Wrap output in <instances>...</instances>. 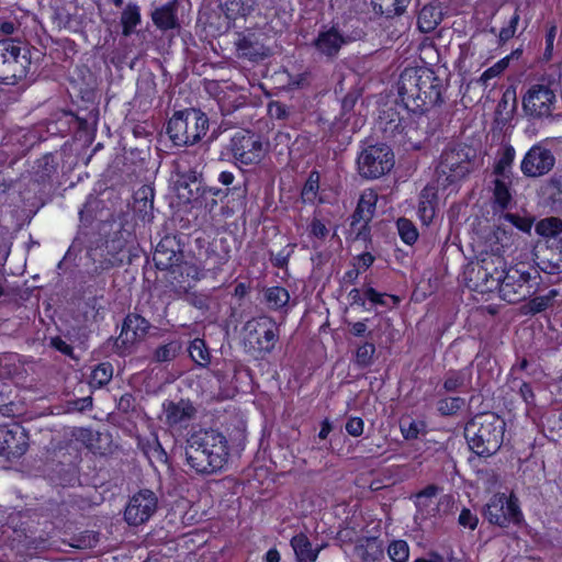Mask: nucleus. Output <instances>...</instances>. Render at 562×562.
Returning a JSON list of instances; mask_svg holds the SVG:
<instances>
[{"label": "nucleus", "instance_id": "f257e3e1", "mask_svg": "<svg viewBox=\"0 0 562 562\" xmlns=\"http://www.w3.org/2000/svg\"><path fill=\"white\" fill-rule=\"evenodd\" d=\"M183 449L187 467L202 476L220 473L229 457L226 437L214 429L192 432L187 438Z\"/></svg>", "mask_w": 562, "mask_h": 562}, {"label": "nucleus", "instance_id": "f03ea898", "mask_svg": "<svg viewBox=\"0 0 562 562\" xmlns=\"http://www.w3.org/2000/svg\"><path fill=\"white\" fill-rule=\"evenodd\" d=\"M397 87L405 109L413 113H424L443 101V81L427 67L405 68L400 75Z\"/></svg>", "mask_w": 562, "mask_h": 562}, {"label": "nucleus", "instance_id": "7ed1b4c3", "mask_svg": "<svg viewBox=\"0 0 562 562\" xmlns=\"http://www.w3.org/2000/svg\"><path fill=\"white\" fill-rule=\"evenodd\" d=\"M477 149L463 143L449 144L436 166V184L443 190L457 186L480 168Z\"/></svg>", "mask_w": 562, "mask_h": 562}, {"label": "nucleus", "instance_id": "20e7f679", "mask_svg": "<svg viewBox=\"0 0 562 562\" xmlns=\"http://www.w3.org/2000/svg\"><path fill=\"white\" fill-rule=\"evenodd\" d=\"M505 427V420L501 416L486 412L475 415L465 424L464 437L474 453L490 457L499 450Z\"/></svg>", "mask_w": 562, "mask_h": 562}, {"label": "nucleus", "instance_id": "39448f33", "mask_svg": "<svg viewBox=\"0 0 562 562\" xmlns=\"http://www.w3.org/2000/svg\"><path fill=\"white\" fill-rule=\"evenodd\" d=\"M209 130V117L199 109L176 111L166 127L176 146H192L200 142Z\"/></svg>", "mask_w": 562, "mask_h": 562}, {"label": "nucleus", "instance_id": "423d86ee", "mask_svg": "<svg viewBox=\"0 0 562 562\" xmlns=\"http://www.w3.org/2000/svg\"><path fill=\"white\" fill-rule=\"evenodd\" d=\"M32 53L27 44L16 40L0 41V83L14 86L25 78Z\"/></svg>", "mask_w": 562, "mask_h": 562}, {"label": "nucleus", "instance_id": "0eeeda50", "mask_svg": "<svg viewBox=\"0 0 562 562\" xmlns=\"http://www.w3.org/2000/svg\"><path fill=\"white\" fill-rule=\"evenodd\" d=\"M504 277L498 289L502 300L516 304L530 297L538 290L540 274L524 269V266L505 268Z\"/></svg>", "mask_w": 562, "mask_h": 562}, {"label": "nucleus", "instance_id": "6e6552de", "mask_svg": "<svg viewBox=\"0 0 562 562\" xmlns=\"http://www.w3.org/2000/svg\"><path fill=\"white\" fill-rule=\"evenodd\" d=\"M506 261L494 254H485L467 271L469 286L479 293H488L498 290Z\"/></svg>", "mask_w": 562, "mask_h": 562}, {"label": "nucleus", "instance_id": "1a4fd4ad", "mask_svg": "<svg viewBox=\"0 0 562 562\" xmlns=\"http://www.w3.org/2000/svg\"><path fill=\"white\" fill-rule=\"evenodd\" d=\"M521 103L527 116L533 120L550 117L557 103L551 80L542 78L540 82L531 85L522 95Z\"/></svg>", "mask_w": 562, "mask_h": 562}, {"label": "nucleus", "instance_id": "9d476101", "mask_svg": "<svg viewBox=\"0 0 562 562\" xmlns=\"http://www.w3.org/2000/svg\"><path fill=\"white\" fill-rule=\"evenodd\" d=\"M359 175L366 179H378L394 166V154L386 144L369 145L357 159Z\"/></svg>", "mask_w": 562, "mask_h": 562}, {"label": "nucleus", "instance_id": "9b49d317", "mask_svg": "<svg viewBox=\"0 0 562 562\" xmlns=\"http://www.w3.org/2000/svg\"><path fill=\"white\" fill-rule=\"evenodd\" d=\"M483 516L490 524L502 528L508 527L510 522L518 525L522 520L518 499L507 498L505 494L493 495L483 508Z\"/></svg>", "mask_w": 562, "mask_h": 562}, {"label": "nucleus", "instance_id": "f8f14e48", "mask_svg": "<svg viewBox=\"0 0 562 562\" xmlns=\"http://www.w3.org/2000/svg\"><path fill=\"white\" fill-rule=\"evenodd\" d=\"M364 35L366 33L361 27L345 31L333 25L327 30L321 31L314 40L313 45L319 54L329 59H334L342 45L360 41Z\"/></svg>", "mask_w": 562, "mask_h": 562}, {"label": "nucleus", "instance_id": "ddd939ff", "mask_svg": "<svg viewBox=\"0 0 562 562\" xmlns=\"http://www.w3.org/2000/svg\"><path fill=\"white\" fill-rule=\"evenodd\" d=\"M178 179L176 181V190L178 196L186 202H193L202 199L206 192H212L214 195L218 190L207 188L204 184L202 172L194 168H182L178 166Z\"/></svg>", "mask_w": 562, "mask_h": 562}, {"label": "nucleus", "instance_id": "4468645a", "mask_svg": "<svg viewBox=\"0 0 562 562\" xmlns=\"http://www.w3.org/2000/svg\"><path fill=\"white\" fill-rule=\"evenodd\" d=\"M150 328V323L143 316L135 313L127 314L120 336L113 340V350L117 355H125L136 341L146 337Z\"/></svg>", "mask_w": 562, "mask_h": 562}, {"label": "nucleus", "instance_id": "2eb2a0df", "mask_svg": "<svg viewBox=\"0 0 562 562\" xmlns=\"http://www.w3.org/2000/svg\"><path fill=\"white\" fill-rule=\"evenodd\" d=\"M231 151L240 164L252 165L262 159L265 150L258 135L250 131H240L231 139Z\"/></svg>", "mask_w": 562, "mask_h": 562}, {"label": "nucleus", "instance_id": "dca6fc26", "mask_svg": "<svg viewBox=\"0 0 562 562\" xmlns=\"http://www.w3.org/2000/svg\"><path fill=\"white\" fill-rule=\"evenodd\" d=\"M158 498L150 490H140L133 495L124 512V519L130 526H139L146 522L157 510Z\"/></svg>", "mask_w": 562, "mask_h": 562}, {"label": "nucleus", "instance_id": "f3484780", "mask_svg": "<svg viewBox=\"0 0 562 562\" xmlns=\"http://www.w3.org/2000/svg\"><path fill=\"white\" fill-rule=\"evenodd\" d=\"M249 338L255 337V348L263 353H270L279 340V327L268 316H259L246 323Z\"/></svg>", "mask_w": 562, "mask_h": 562}, {"label": "nucleus", "instance_id": "a211bd4d", "mask_svg": "<svg viewBox=\"0 0 562 562\" xmlns=\"http://www.w3.org/2000/svg\"><path fill=\"white\" fill-rule=\"evenodd\" d=\"M58 159L57 156L49 153L44 155L37 161V187L38 191L43 193L41 206H43L54 194L59 186L58 181ZM40 205H37V210Z\"/></svg>", "mask_w": 562, "mask_h": 562}, {"label": "nucleus", "instance_id": "6ab92c4d", "mask_svg": "<svg viewBox=\"0 0 562 562\" xmlns=\"http://www.w3.org/2000/svg\"><path fill=\"white\" fill-rule=\"evenodd\" d=\"M554 164L555 158L550 149L535 145L521 160L520 170L528 178H538L549 173Z\"/></svg>", "mask_w": 562, "mask_h": 562}, {"label": "nucleus", "instance_id": "aec40b11", "mask_svg": "<svg viewBox=\"0 0 562 562\" xmlns=\"http://www.w3.org/2000/svg\"><path fill=\"white\" fill-rule=\"evenodd\" d=\"M153 260L159 270H171L175 272L177 268H181L184 254L177 237L171 235L165 236L156 246Z\"/></svg>", "mask_w": 562, "mask_h": 562}, {"label": "nucleus", "instance_id": "412c9836", "mask_svg": "<svg viewBox=\"0 0 562 562\" xmlns=\"http://www.w3.org/2000/svg\"><path fill=\"white\" fill-rule=\"evenodd\" d=\"M379 124L385 137L395 138L397 136L411 139L408 127L412 124L409 117L402 116L396 109L387 108L379 115Z\"/></svg>", "mask_w": 562, "mask_h": 562}, {"label": "nucleus", "instance_id": "4be33fe9", "mask_svg": "<svg viewBox=\"0 0 562 562\" xmlns=\"http://www.w3.org/2000/svg\"><path fill=\"white\" fill-rule=\"evenodd\" d=\"M164 413L166 423L173 427L186 425L195 417L196 408L189 400H180L179 402L168 401L164 403Z\"/></svg>", "mask_w": 562, "mask_h": 562}, {"label": "nucleus", "instance_id": "5701e85b", "mask_svg": "<svg viewBox=\"0 0 562 562\" xmlns=\"http://www.w3.org/2000/svg\"><path fill=\"white\" fill-rule=\"evenodd\" d=\"M154 188L144 184L138 188L134 193L133 211L143 221H151L154 217Z\"/></svg>", "mask_w": 562, "mask_h": 562}, {"label": "nucleus", "instance_id": "b1692460", "mask_svg": "<svg viewBox=\"0 0 562 562\" xmlns=\"http://www.w3.org/2000/svg\"><path fill=\"white\" fill-rule=\"evenodd\" d=\"M177 8L178 3L176 0L157 8L151 13L154 24L162 31L179 27L180 24L177 19Z\"/></svg>", "mask_w": 562, "mask_h": 562}, {"label": "nucleus", "instance_id": "393cba45", "mask_svg": "<svg viewBox=\"0 0 562 562\" xmlns=\"http://www.w3.org/2000/svg\"><path fill=\"white\" fill-rule=\"evenodd\" d=\"M376 204V195L372 192L361 194L357 207L351 216V227H355L358 223L363 222L364 228H368V224L373 217Z\"/></svg>", "mask_w": 562, "mask_h": 562}, {"label": "nucleus", "instance_id": "a878e982", "mask_svg": "<svg viewBox=\"0 0 562 562\" xmlns=\"http://www.w3.org/2000/svg\"><path fill=\"white\" fill-rule=\"evenodd\" d=\"M542 192L551 209L562 214V171L555 172L546 181Z\"/></svg>", "mask_w": 562, "mask_h": 562}, {"label": "nucleus", "instance_id": "bb28decb", "mask_svg": "<svg viewBox=\"0 0 562 562\" xmlns=\"http://www.w3.org/2000/svg\"><path fill=\"white\" fill-rule=\"evenodd\" d=\"M238 56L252 61L265 59L270 52L265 45L250 37H243L236 43Z\"/></svg>", "mask_w": 562, "mask_h": 562}, {"label": "nucleus", "instance_id": "cd10ccee", "mask_svg": "<svg viewBox=\"0 0 562 562\" xmlns=\"http://www.w3.org/2000/svg\"><path fill=\"white\" fill-rule=\"evenodd\" d=\"M437 191L432 186H426L419 194L418 214L425 224H429L435 216Z\"/></svg>", "mask_w": 562, "mask_h": 562}, {"label": "nucleus", "instance_id": "c85d7f7f", "mask_svg": "<svg viewBox=\"0 0 562 562\" xmlns=\"http://www.w3.org/2000/svg\"><path fill=\"white\" fill-rule=\"evenodd\" d=\"M411 0H371L373 12L386 19L402 15Z\"/></svg>", "mask_w": 562, "mask_h": 562}, {"label": "nucleus", "instance_id": "c756f323", "mask_svg": "<svg viewBox=\"0 0 562 562\" xmlns=\"http://www.w3.org/2000/svg\"><path fill=\"white\" fill-rule=\"evenodd\" d=\"M442 20V11L434 4H426L419 11L417 16V26L420 32L429 33L434 31Z\"/></svg>", "mask_w": 562, "mask_h": 562}, {"label": "nucleus", "instance_id": "7c9ffc66", "mask_svg": "<svg viewBox=\"0 0 562 562\" xmlns=\"http://www.w3.org/2000/svg\"><path fill=\"white\" fill-rule=\"evenodd\" d=\"M297 562H314L317 558L318 548H313L310 539L304 533H299L291 539Z\"/></svg>", "mask_w": 562, "mask_h": 562}, {"label": "nucleus", "instance_id": "2f4dec72", "mask_svg": "<svg viewBox=\"0 0 562 562\" xmlns=\"http://www.w3.org/2000/svg\"><path fill=\"white\" fill-rule=\"evenodd\" d=\"M471 385V369L449 370L443 381L446 392H457Z\"/></svg>", "mask_w": 562, "mask_h": 562}, {"label": "nucleus", "instance_id": "473e14b6", "mask_svg": "<svg viewBox=\"0 0 562 562\" xmlns=\"http://www.w3.org/2000/svg\"><path fill=\"white\" fill-rule=\"evenodd\" d=\"M515 154V148L512 145L504 146L498 153L493 173L503 179H510Z\"/></svg>", "mask_w": 562, "mask_h": 562}, {"label": "nucleus", "instance_id": "72a5a7b5", "mask_svg": "<svg viewBox=\"0 0 562 562\" xmlns=\"http://www.w3.org/2000/svg\"><path fill=\"white\" fill-rule=\"evenodd\" d=\"M139 23L140 12L138 5L128 3L121 14L122 34L130 36Z\"/></svg>", "mask_w": 562, "mask_h": 562}, {"label": "nucleus", "instance_id": "f704fd0d", "mask_svg": "<svg viewBox=\"0 0 562 562\" xmlns=\"http://www.w3.org/2000/svg\"><path fill=\"white\" fill-rule=\"evenodd\" d=\"M182 344L180 340H171L158 346L153 353V361L157 363L170 362L181 352Z\"/></svg>", "mask_w": 562, "mask_h": 562}, {"label": "nucleus", "instance_id": "c9c22d12", "mask_svg": "<svg viewBox=\"0 0 562 562\" xmlns=\"http://www.w3.org/2000/svg\"><path fill=\"white\" fill-rule=\"evenodd\" d=\"M191 359L201 367H206L211 361L209 348L203 339L195 338L188 348Z\"/></svg>", "mask_w": 562, "mask_h": 562}, {"label": "nucleus", "instance_id": "e433bc0d", "mask_svg": "<svg viewBox=\"0 0 562 562\" xmlns=\"http://www.w3.org/2000/svg\"><path fill=\"white\" fill-rule=\"evenodd\" d=\"M536 232L541 236L550 237V239L558 238L562 235V220L558 217L541 220L536 225Z\"/></svg>", "mask_w": 562, "mask_h": 562}, {"label": "nucleus", "instance_id": "4c0bfd02", "mask_svg": "<svg viewBox=\"0 0 562 562\" xmlns=\"http://www.w3.org/2000/svg\"><path fill=\"white\" fill-rule=\"evenodd\" d=\"M222 8L229 20H235L237 16H246L252 11V7L243 0H226Z\"/></svg>", "mask_w": 562, "mask_h": 562}, {"label": "nucleus", "instance_id": "58836bf2", "mask_svg": "<svg viewBox=\"0 0 562 562\" xmlns=\"http://www.w3.org/2000/svg\"><path fill=\"white\" fill-rule=\"evenodd\" d=\"M266 301L270 308L279 310L285 306L290 300L289 292L281 286H272L266 291Z\"/></svg>", "mask_w": 562, "mask_h": 562}, {"label": "nucleus", "instance_id": "ea45409f", "mask_svg": "<svg viewBox=\"0 0 562 562\" xmlns=\"http://www.w3.org/2000/svg\"><path fill=\"white\" fill-rule=\"evenodd\" d=\"M506 179L497 178L494 180V201L503 210L507 209L512 202V193L509 192Z\"/></svg>", "mask_w": 562, "mask_h": 562}, {"label": "nucleus", "instance_id": "a19ab883", "mask_svg": "<svg viewBox=\"0 0 562 562\" xmlns=\"http://www.w3.org/2000/svg\"><path fill=\"white\" fill-rule=\"evenodd\" d=\"M362 90L358 88H352L347 94L344 97L341 101V114L339 121L342 124H346L350 119V113L353 111V108L361 97Z\"/></svg>", "mask_w": 562, "mask_h": 562}, {"label": "nucleus", "instance_id": "79ce46f5", "mask_svg": "<svg viewBox=\"0 0 562 562\" xmlns=\"http://www.w3.org/2000/svg\"><path fill=\"white\" fill-rule=\"evenodd\" d=\"M398 235L401 239L407 244L413 245L418 238V231L414 223L405 217H401L396 222Z\"/></svg>", "mask_w": 562, "mask_h": 562}, {"label": "nucleus", "instance_id": "37998d69", "mask_svg": "<svg viewBox=\"0 0 562 562\" xmlns=\"http://www.w3.org/2000/svg\"><path fill=\"white\" fill-rule=\"evenodd\" d=\"M319 189V173L312 171L302 189V200L304 202L313 203L316 199Z\"/></svg>", "mask_w": 562, "mask_h": 562}, {"label": "nucleus", "instance_id": "c03bdc74", "mask_svg": "<svg viewBox=\"0 0 562 562\" xmlns=\"http://www.w3.org/2000/svg\"><path fill=\"white\" fill-rule=\"evenodd\" d=\"M113 375V367L109 362L98 364L91 374V382L99 387L108 384Z\"/></svg>", "mask_w": 562, "mask_h": 562}, {"label": "nucleus", "instance_id": "a18cd8bd", "mask_svg": "<svg viewBox=\"0 0 562 562\" xmlns=\"http://www.w3.org/2000/svg\"><path fill=\"white\" fill-rule=\"evenodd\" d=\"M519 21H520L519 9L515 8L513 14L509 18L507 26L502 27V30L498 33L499 45L505 44L506 42H508L510 38H513L516 35Z\"/></svg>", "mask_w": 562, "mask_h": 562}, {"label": "nucleus", "instance_id": "49530a36", "mask_svg": "<svg viewBox=\"0 0 562 562\" xmlns=\"http://www.w3.org/2000/svg\"><path fill=\"white\" fill-rule=\"evenodd\" d=\"M512 390L518 392L527 406H535V393L530 383L514 378L512 380Z\"/></svg>", "mask_w": 562, "mask_h": 562}, {"label": "nucleus", "instance_id": "de8ad7c7", "mask_svg": "<svg viewBox=\"0 0 562 562\" xmlns=\"http://www.w3.org/2000/svg\"><path fill=\"white\" fill-rule=\"evenodd\" d=\"M464 405L461 397H446L437 403V409L442 416H452L457 414Z\"/></svg>", "mask_w": 562, "mask_h": 562}, {"label": "nucleus", "instance_id": "09e8293b", "mask_svg": "<svg viewBox=\"0 0 562 562\" xmlns=\"http://www.w3.org/2000/svg\"><path fill=\"white\" fill-rule=\"evenodd\" d=\"M375 353V346L372 342H364L360 345L356 351V362L359 367L367 368L372 364L373 356Z\"/></svg>", "mask_w": 562, "mask_h": 562}, {"label": "nucleus", "instance_id": "8fccbe9b", "mask_svg": "<svg viewBox=\"0 0 562 562\" xmlns=\"http://www.w3.org/2000/svg\"><path fill=\"white\" fill-rule=\"evenodd\" d=\"M100 539V533L95 531L87 530L74 538V547L78 549H92L94 548Z\"/></svg>", "mask_w": 562, "mask_h": 562}, {"label": "nucleus", "instance_id": "3c124183", "mask_svg": "<svg viewBox=\"0 0 562 562\" xmlns=\"http://www.w3.org/2000/svg\"><path fill=\"white\" fill-rule=\"evenodd\" d=\"M557 295L555 290H551L548 295L536 296L528 302V310L532 314L540 313L547 310L551 304L552 300Z\"/></svg>", "mask_w": 562, "mask_h": 562}, {"label": "nucleus", "instance_id": "603ef678", "mask_svg": "<svg viewBox=\"0 0 562 562\" xmlns=\"http://www.w3.org/2000/svg\"><path fill=\"white\" fill-rule=\"evenodd\" d=\"M387 553L394 562H405L408 558V546L403 540L393 541L389 546Z\"/></svg>", "mask_w": 562, "mask_h": 562}, {"label": "nucleus", "instance_id": "864d4df0", "mask_svg": "<svg viewBox=\"0 0 562 562\" xmlns=\"http://www.w3.org/2000/svg\"><path fill=\"white\" fill-rule=\"evenodd\" d=\"M137 93L145 97H153L156 93V83L153 74L147 72L139 77L137 81Z\"/></svg>", "mask_w": 562, "mask_h": 562}, {"label": "nucleus", "instance_id": "5fc2aeb1", "mask_svg": "<svg viewBox=\"0 0 562 562\" xmlns=\"http://www.w3.org/2000/svg\"><path fill=\"white\" fill-rule=\"evenodd\" d=\"M508 65L509 57L502 58L495 65H493L482 74L481 81L485 83L487 80L501 75L508 67Z\"/></svg>", "mask_w": 562, "mask_h": 562}, {"label": "nucleus", "instance_id": "6e6d98bb", "mask_svg": "<svg viewBox=\"0 0 562 562\" xmlns=\"http://www.w3.org/2000/svg\"><path fill=\"white\" fill-rule=\"evenodd\" d=\"M504 218L524 233H528L531 229L532 220L529 217H521L518 214L506 213Z\"/></svg>", "mask_w": 562, "mask_h": 562}, {"label": "nucleus", "instance_id": "4d7b16f0", "mask_svg": "<svg viewBox=\"0 0 562 562\" xmlns=\"http://www.w3.org/2000/svg\"><path fill=\"white\" fill-rule=\"evenodd\" d=\"M402 435L405 439L412 440L416 439L419 434L418 424L415 420L403 419L400 424Z\"/></svg>", "mask_w": 562, "mask_h": 562}, {"label": "nucleus", "instance_id": "13d9d810", "mask_svg": "<svg viewBox=\"0 0 562 562\" xmlns=\"http://www.w3.org/2000/svg\"><path fill=\"white\" fill-rule=\"evenodd\" d=\"M119 234L121 235L119 238H113L108 241L106 248L109 250L121 252L126 247L128 238L131 237V233L127 231H121Z\"/></svg>", "mask_w": 562, "mask_h": 562}, {"label": "nucleus", "instance_id": "bf43d9fd", "mask_svg": "<svg viewBox=\"0 0 562 562\" xmlns=\"http://www.w3.org/2000/svg\"><path fill=\"white\" fill-rule=\"evenodd\" d=\"M459 524L465 528L474 530L477 526V516L474 515L469 508H463L459 515Z\"/></svg>", "mask_w": 562, "mask_h": 562}, {"label": "nucleus", "instance_id": "052dcab7", "mask_svg": "<svg viewBox=\"0 0 562 562\" xmlns=\"http://www.w3.org/2000/svg\"><path fill=\"white\" fill-rule=\"evenodd\" d=\"M557 35V26L551 25L546 34V49L543 53V60L549 61L552 57L553 42Z\"/></svg>", "mask_w": 562, "mask_h": 562}, {"label": "nucleus", "instance_id": "680f3d73", "mask_svg": "<svg viewBox=\"0 0 562 562\" xmlns=\"http://www.w3.org/2000/svg\"><path fill=\"white\" fill-rule=\"evenodd\" d=\"M92 406V398L90 396L69 401L67 403L68 412H83L85 409Z\"/></svg>", "mask_w": 562, "mask_h": 562}, {"label": "nucleus", "instance_id": "e2e57ef3", "mask_svg": "<svg viewBox=\"0 0 562 562\" xmlns=\"http://www.w3.org/2000/svg\"><path fill=\"white\" fill-rule=\"evenodd\" d=\"M347 432L352 437H358L363 431V420L359 417H351L346 424Z\"/></svg>", "mask_w": 562, "mask_h": 562}, {"label": "nucleus", "instance_id": "0e129e2a", "mask_svg": "<svg viewBox=\"0 0 562 562\" xmlns=\"http://www.w3.org/2000/svg\"><path fill=\"white\" fill-rule=\"evenodd\" d=\"M311 234L316 237L317 239H325L326 236L328 235V229L327 227L325 226V224L318 220V218H313L311 225Z\"/></svg>", "mask_w": 562, "mask_h": 562}, {"label": "nucleus", "instance_id": "69168bd1", "mask_svg": "<svg viewBox=\"0 0 562 562\" xmlns=\"http://www.w3.org/2000/svg\"><path fill=\"white\" fill-rule=\"evenodd\" d=\"M349 331L356 337L372 335V331H368V327L364 322L349 323Z\"/></svg>", "mask_w": 562, "mask_h": 562}, {"label": "nucleus", "instance_id": "338daca9", "mask_svg": "<svg viewBox=\"0 0 562 562\" xmlns=\"http://www.w3.org/2000/svg\"><path fill=\"white\" fill-rule=\"evenodd\" d=\"M269 113L276 119L283 120L288 116V110L285 105L280 102H272L269 104Z\"/></svg>", "mask_w": 562, "mask_h": 562}, {"label": "nucleus", "instance_id": "774afa93", "mask_svg": "<svg viewBox=\"0 0 562 562\" xmlns=\"http://www.w3.org/2000/svg\"><path fill=\"white\" fill-rule=\"evenodd\" d=\"M50 346L66 356H72V347L66 344L60 337L50 339Z\"/></svg>", "mask_w": 562, "mask_h": 562}]
</instances>
